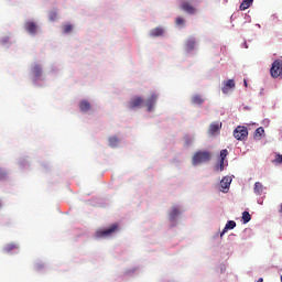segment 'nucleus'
I'll return each instance as SVG.
<instances>
[{
    "mask_svg": "<svg viewBox=\"0 0 282 282\" xmlns=\"http://www.w3.org/2000/svg\"><path fill=\"white\" fill-rule=\"evenodd\" d=\"M79 109L85 113L91 109V104L88 100H82L79 102Z\"/></svg>",
    "mask_w": 282,
    "mask_h": 282,
    "instance_id": "ddd939ff",
    "label": "nucleus"
},
{
    "mask_svg": "<svg viewBox=\"0 0 282 282\" xmlns=\"http://www.w3.org/2000/svg\"><path fill=\"white\" fill-rule=\"evenodd\" d=\"M212 154L208 151H198L193 156L194 164H203V162H210Z\"/></svg>",
    "mask_w": 282,
    "mask_h": 282,
    "instance_id": "f257e3e1",
    "label": "nucleus"
},
{
    "mask_svg": "<svg viewBox=\"0 0 282 282\" xmlns=\"http://www.w3.org/2000/svg\"><path fill=\"white\" fill-rule=\"evenodd\" d=\"M116 230H118V224L111 225L108 229L98 230L96 232V237L98 239H100L102 237H109V236L113 235V232H116Z\"/></svg>",
    "mask_w": 282,
    "mask_h": 282,
    "instance_id": "20e7f679",
    "label": "nucleus"
},
{
    "mask_svg": "<svg viewBox=\"0 0 282 282\" xmlns=\"http://www.w3.org/2000/svg\"><path fill=\"white\" fill-rule=\"evenodd\" d=\"M272 164H282V155L279 154V153H275V158L274 160L272 161Z\"/></svg>",
    "mask_w": 282,
    "mask_h": 282,
    "instance_id": "a878e982",
    "label": "nucleus"
},
{
    "mask_svg": "<svg viewBox=\"0 0 282 282\" xmlns=\"http://www.w3.org/2000/svg\"><path fill=\"white\" fill-rule=\"evenodd\" d=\"M24 30H26V32H29V34H36V32H39V26L36 25V23L32 22V21H26L24 23Z\"/></svg>",
    "mask_w": 282,
    "mask_h": 282,
    "instance_id": "6e6552de",
    "label": "nucleus"
},
{
    "mask_svg": "<svg viewBox=\"0 0 282 282\" xmlns=\"http://www.w3.org/2000/svg\"><path fill=\"white\" fill-rule=\"evenodd\" d=\"M252 219V216L250 215L249 212H243L242 213V221L243 224H248Z\"/></svg>",
    "mask_w": 282,
    "mask_h": 282,
    "instance_id": "b1692460",
    "label": "nucleus"
},
{
    "mask_svg": "<svg viewBox=\"0 0 282 282\" xmlns=\"http://www.w3.org/2000/svg\"><path fill=\"white\" fill-rule=\"evenodd\" d=\"M176 25H184V23L186 22V20H184V18H176Z\"/></svg>",
    "mask_w": 282,
    "mask_h": 282,
    "instance_id": "c85d7f7f",
    "label": "nucleus"
},
{
    "mask_svg": "<svg viewBox=\"0 0 282 282\" xmlns=\"http://www.w3.org/2000/svg\"><path fill=\"white\" fill-rule=\"evenodd\" d=\"M8 175V173H6V171H3V169H0V180H3V177H6Z\"/></svg>",
    "mask_w": 282,
    "mask_h": 282,
    "instance_id": "7c9ffc66",
    "label": "nucleus"
},
{
    "mask_svg": "<svg viewBox=\"0 0 282 282\" xmlns=\"http://www.w3.org/2000/svg\"><path fill=\"white\" fill-rule=\"evenodd\" d=\"M180 215V208L177 207H172L170 214H169V218H170V221H175V219H177Z\"/></svg>",
    "mask_w": 282,
    "mask_h": 282,
    "instance_id": "4468645a",
    "label": "nucleus"
},
{
    "mask_svg": "<svg viewBox=\"0 0 282 282\" xmlns=\"http://www.w3.org/2000/svg\"><path fill=\"white\" fill-rule=\"evenodd\" d=\"M226 158H228V151L225 149V150H221L220 151V162H225Z\"/></svg>",
    "mask_w": 282,
    "mask_h": 282,
    "instance_id": "bb28decb",
    "label": "nucleus"
},
{
    "mask_svg": "<svg viewBox=\"0 0 282 282\" xmlns=\"http://www.w3.org/2000/svg\"><path fill=\"white\" fill-rule=\"evenodd\" d=\"M195 45H197V42L195 41V39L194 37H189L185 42V51L186 52H193V50H195Z\"/></svg>",
    "mask_w": 282,
    "mask_h": 282,
    "instance_id": "9b49d317",
    "label": "nucleus"
},
{
    "mask_svg": "<svg viewBox=\"0 0 282 282\" xmlns=\"http://www.w3.org/2000/svg\"><path fill=\"white\" fill-rule=\"evenodd\" d=\"M225 165H224V161H219V164L216 166V171H224Z\"/></svg>",
    "mask_w": 282,
    "mask_h": 282,
    "instance_id": "c756f323",
    "label": "nucleus"
},
{
    "mask_svg": "<svg viewBox=\"0 0 282 282\" xmlns=\"http://www.w3.org/2000/svg\"><path fill=\"white\" fill-rule=\"evenodd\" d=\"M257 282H263V278H259Z\"/></svg>",
    "mask_w": 282,
    "mask_h": 282,
    "instance_id": "2f4dec72",
    "label": "nucleus"
},
{
    "mask_svg": "<svg viewBox=\"0 0 282 282\" xmlns=\"http://www.w3.org/2000/svg\"><path fill=\"white\" fill-rule=\"evenodd\" d=\"M263 191H265V186H263V183L256 182L254 185H253L254 195L261 197V195H263Z\"/></svg>",
    "mask_w": 282,
    "mask_h": 282,
    "instance_id": "1a4fd4ad",
    "label": "nucleus"
},
{
    "mask_svg": "<svg viewBox=\"0 0 282 282\" xmlns=\"http://www.w3.org/2000/svg\"><path fill=\"white\" fill-rule=\"evenodd\" d=\"M263 133H265V130L263 129V127H259V128L256 129V131H254V139H256V140H261Z\"/></svg>",
    "mask_w": 282,
    "mask_h": 282,
    "instance_id": "412c9836",
    "label": "nucleus"
},
{
    "mask_svg": "<svg viewBox=\"0 0 282 282\" xmlns=\"http://www.w3.org/2000/svg\"><path fill=\"white\" fill-rule=\"evenodd\" d=\"M234 137L236 138V140H246V138H248V128L243 127V126H238L235 130H234Z\"/></svg>",
    "mask_w": 282,
    "mask_h": 282,
    "instance_id": "7ed1b4c3",
    "label": "nucleus"
},
{
    "mask_svg": "<svg viewBox=\"0 0 282 282\" xmlns=\"http://www.w3.org/2000/svg\"><path fill=\"white\" fill-rule=\"evenodd\" d=\"M158 102V94L151 93L148 99L145 100V107L148 111H153L155 104Z\"/></svg>",
    "mask_w": 282,
    "mask_h": 282,
    "instance_id": "39448f33",
    "label": "nucleus"
},
{
    "mask_svg": "<svg viewBox=\"0 0 282 282\" xmlns=\"http://www.w3.org/2000/svg\"><path fill=\"white\" fill-rule=\"evenodd\" d=\"M72 30H74V26L72 24H65L63 26L64 34H69V32H72Z\"/></svg>",
    "mask_w": 282,
    "mask_h": 282,
    "instance_id": "393cba45",
    "label": "nucleus"
},
{
    "mask_svg": "<svg viewBox=\"0 0 282 282\" xmlns=\"http://www.w3.org/2000/svg\"><path fill=\"white\" fill-rule=\"evenodd\" d=\"M272 78H282V61H274L270 69Z\"/></svg>",
    "mask_w": 282,
    "mask_h": 282,
    "instance_id": "f03ea898",
    "label": "nucleus"
},
{
    "mask_svg": "<svg viewBox=\"0 0 282 282\" xmlns=\"http://www.w3.org/2000/svg\"><path fill=\"white\" fill-rule=\"evenodd\" d=\"M48 18L50 21H56V19H58V13L56 11H52Z\"/></svg>",
    "mask_w": 282,
    "mask_h": 282,
    "instance_id": "cd10ccee",
    "label": "nucleus"
},
{
    "mask_svg": "<svg viewBox=\"0 0 282 282\" xmlns=\"http://www.w3.org/2000/svg\"><path fill=\"white\" fill-rule=\"evenodd\" d=\"M221 129V123H218V122H213L210 126H209V135H217V133H219Z\"/></svg>",
    "mask_w": 282,
    "mask_h": 282,
    "instance_id": "9d476101",
    "label": "nucleus"
},
{
    "mask_svg": "<svg viewBox=\"0 0 282 282\" xmlns=\"http://www.w3.org/2000/svg\"><path fill=\"white\" fill-rule=\"evenodd\" d=\"M245 87H248V82L245 80Z\"/></svg>",
    "mask_w": 282,
    "mask_h": 282,
    "instance_id": "473e14b6",
    "label": "nucleus"
},
{
    "mask_svg": "<svg viewBox=\"0 0 282 282\" xmlns=\"http://www.w3.org/2000/svg\"><path fill=\"white\" fill-rule=\"evenodd\" d=\"M192 102H193V105H204V99L202 98V96L195 95L192 98Z\"/></svg>",
    "mask_w": 282,
    "mask_h": 282,
    "instance_id": "4be33fe9",
    "label": "nucleus"
},
{
    "mask_svg": "<svg viewBox=\"0 0 282 282\" xmlns=\"http://www.w3.org/2000/svg\"><path fill=\"white\" fill-rule=\"evenodd\" d=\"M230 184H232V178H230L229 176L223 177L220 182L221 188H230Z\"/></svg>",
    "mask_w": 282,
    "mask_h": 282,
    "instance_id": "dca6fc26",
    "label": "nucleus"
},
{
    "mask_svg": "<svg viewBox=\"0 0 282 282\" xmlns=\"http://www.w3.org/2000/svg\"><path fill=\"white\" fill-rule=\"evenodd\" d=\"M235 87V82L234 79H229L225 83V87H223V94H228L230 89H234Z\"/></svg>",
    "mask_w": 282,
    "mask_h": 282,
    "instance_id": "2eb2a0df",
    "label": "nucleus"
},
{
    "mask_svg": "<svg viewBox=\"0 0 282 282\" xmlns=\"http://www.w3.org/2000/svg\"><path fill=\"white\" fill-rule=\"evenodd\" d=\"M252 1H254V0H243L240 3L239 10H248V8H250L252 6Z\"/></svg>",
    "mask_w": 282,
    "mask_h": 282,
    "instance_id": "aec40b11",
    "label": "nucleus"
},
{
    "mask_svg": "<svg viewBox=\"0 0 282 282\" xmlns=\"http://www.w3.org/2000/svg\"><path fill=\"white\" fill-rule=\"evenodd\" d=\"M120 140H118V138L116 137H110L109 138V147H111L112 149H116V147H118Z\"/></svg>",
    "mask_w": 282,
    "mask_h": 282,
    "instance_id": "5701e85b",
    "label": "nucleus"
},
{
    "mask_svg": "<svg viewBox=\"0 0 282 282\" xmlns=\"http://www.w3.org/2000/svg\"><path fill=\"white\" fill-rule=\"evenodd\" d=\"M234 228H237V223H235V220L227 221L223 232L220 234V237H224L228 230H234Z\"/></svg>",
    "mask_w": 282,
    "mask_h": 282,
    "instance_id": "f8f14e48",
    "label": "nucleus"
},
{
    "mask_svg": "<svg viewBox=\"0 0 282 282\" xmlns=\"http://www.w3.org/2000/svg\"><path fill=\"white\" fill-rule=\"evenodd\" d=\"M162 34H164V29H162L160 26L152 29L150 31V36H162Z\"/></svg>",
    "mask_w": 282,
    "mask_h": 282,
    "instance_id": "6ab92c4d",
    "label": "nucleus"
},
{
    "mask_svg": "<svg viewBox=\"0 0 282 282\" xmlns=\"http://www.w3.org/2000/svg\"><path fill=\"white\" fill-rule=\"evenodd\" d=\"M12 250H19V245L10 242L3 247V252H12Z\"/></svg>",
    "mask_w": 282,
    "mask_h": 282,
    "instance_id": "f3484780",
    "label": "nucleus"
},
{
    "mask_svg": "<svg viewBox=\"0 0 282 282\" xmlns=\"http://www.w3.org/2000/svg\"><path fill=\"white\" fill-rule=\"evenodd\" d=\"M32 74L35 76V78H39L43 74V68H41V65H34L32 68Z\"/></svg>",
    "mask_w": 282,
    "mask_h": 282,
    "instance_id": "a211bd4d",
    "label": "nucleus"
},
{
    "mask_svg": "<svg viewBox=\"0 0 282 282\" xmlns=\"http://www.w3.org/2000/svg\"><path fill=\"white\" fill-rule=\"evenodd\" d=\"M144 105V99L142 97H134L129 101V109H138V107H142Z\"/></svg>",
    "mask_w": 282,
    "mask_h": 282,
    "instance_id": "423d86ee",
    "label": "nucleus"
},
{
    "mask_svg": "<svg viewBox=\"0 0 282 282\" xmlns=\"http://www.w3.org/2000/svg\"><path fill=\"white\" fill-rule=\"evenodd\" d=\"M181 10L187 14H195V7H193V4L186 0L181 2Z\"/></svg>",
    "mask_w": 282,
    "mask_h": 282,
    "instance_id": "0eeeda50",
    "label": "nucleus"
}]
</instances>
